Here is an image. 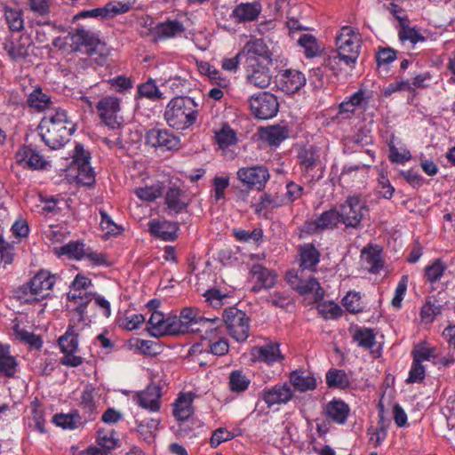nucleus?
<instances>
[{
	"mask_svg": "<svg viewBox=\"0 0 455 455\" xmlns=\"http://www.w3.org/2000/svg\"><path fill=\"white\" fill-rule=\"evenodd\" d=\"M363 45V37L359 28L343 26L335 36L336 49L324 60V65L335 74L344 66L353 68L357 62Z\"/></svg>",
	"mask_w": 455,
	"mask_h": 455,
	"instance_id": "1",
	"label": "nucleus"
},
{
	"mask_svg": "<svg viewBox=\"0 0 455 455\" xmlns=\"http://www.w3.org/2000/svg\"><path fill=\"white\" fill-rule=\"evenodd\" d=\"M43 141L52 149L62 148L76 131V125L65 109L48 110L38 126Z\"/></svg>",
	"mask_w": 455,
	"mask_h": 455,
	"instance_id": "2",
	"label": "nucleus"
},
{
	"mask_svg": "<svg viewBox=\"0 0 455 455\" xmlns=\"http://www.w3.org/2000/svg\"><path fill=\"white\" fill-rule=\"evenodd\" d=\"M198 111V105L193 98L176 96L167 103L164 117L170 127L186 130L196 122Z\"/></svg>",
	"mask_w": 455,
	"mask_h": 455,
	"instance_id": "3",
	"label": "nucleus"
},
{
	"mask_svg": "<svg viewBox=\"0 0 455 455\" xmlns=\"http://www.w3.org/2000/svg\"><path fill=\"white\" fill-rule=\"evenodd\" d=\"M87 325L85 322H78L76 318H70L68 326L63 335L58 339L60 351L64 354L60 362L68 367H77L84 362V358L76 355L79 346V334Z\"/></svg>",
	"mask_w": 455,
	"mask_h": 455,
	"instance_id": "4",
	"label": "nucleus"
},
{
	"mask_svg": "<svg viewBox=\"0 0 455 455\" xmlns=\"http://www.w3.org/2000/svg\"><path fill=\"white\" fill-rule=\"evenodd\" d=\"M55 278L47 271H39L28 283L20 288V298L26 302L38 301L49 296Z\"/></svg>",
	"mask_w": 455,
	"mask_h": 455,
	"instance_id": "5",
	"label": "nucleus"
},
{
	"mask_svg": "<svg viewBox=\"0 0 455 455\" xmlns=\"http://www.w3.org/2000/svg\"><path fill=\"white\" fill-rule=\"evenodd\" d=\"M223 321L228 334L237 342H244L250 336L251 319L245 312L229 307L223 312Z\"/></svg>",
	"mask_w": 455,
	"mask_h": 455,
	"instance_id": "6",
	"label": "nucleus"
},
{
	"mask_svg": "<svg viewBox=\"0 0 455 455\" xmlns=\"http://www.w3.org/2000/svg\"><path fill=\"white\" fill-rule=\"evenodd\" d=\"M339 214L341 223L347 228L359 227L362 220L368 212L366 202L359 196H351L339 206Z\"/></svg>",
	"mask_w": 455,
	"mask_h": 455,
	"instance_id": "7",
	"label": "nucleus"
},
{
	"mask_svg": "<svg viewBox=\"0 0 455 455\" xmlns=\"http://www.w3.org/2000/svg\"><path fill=\"white\" fill-rule=\"evenodd\" d=\"M239 56L244 58L248 68H253L259 64H269L272 61L271 52L261 38L249 40L239 52Z\"/></svg>",
	"mask_w": 455,
	"mask_h": 455,
	"instance_id": "8",
	"label": "nucleus"
},
{
	"mask_svg": "<svg viewBox=\"0 0 455 455\" xmlns=\"http://www.w3.org/2000/svg\"><path fill=\"white\" fill-rule=\"evenodd\" d=\"M285 279L300 295L311 294L315 301L321 300L324 296V291L319 282L313 276L303 279L302 272L299 270L291 269L287 271Z\"/></svg>",
	"mask_w": 455,
	"mask_h": 455,
	"instance_id": "9",
	"label": "nucleus"
},
{
	"mask_svg": "<svg viewBox=\"0 0 455 455\" xmlns=\"http://www.w3.org/2000/svg\"><path fill=\"white\" fill-rule=\"evenodd\" d=\"M120 98L108 95L101 98L96 104V110L100 120L111 129H116L122 124Z\"/></svg>",
	"mask_w": 455,
	"mask_h": 455,
	"instance_id": "10",
	"label": "nucleus"
},
{
	"mask_svg": "<svg viewBox=\"0 0 455 455\" xmlns=\"http://www.w3.org/2000/svg\"><path fill=\"white\" fill-rule=\"evenodd\" d=\"M250 107L257 118L270 119L276 116L279 102L274 94L262 92L251 97Z\"/></svg>",
	"mask_w": 455,
	"mask_h": 455,
	"instance_id": "11",
	"label": "nucleus"
},
{
	"mask_svg": "<svg viewBox=\"0 0 455 455\" xmlns=\"http://www.w3.org/2000/svg\"><path fill=\"white\" fill-rule=\"evenodd\" d=\"M237 180L249 189L261 190L270 178L269 172L263 165H253L239 168L236 172Z\"/></svg>",
	"mask_w": 455,
	"mask_h": 455,
	"instance_id": "12",
	"label": "nucleus"
},
{
	"mask_svg": "<svg viewBox=\"0 0 455 455\" xmlns=\"http://www.w3.org/2000/svg\"><path fill=\"white\" fill-rule=\"evenodd\" d=\"M93 293L70 288L67 294V308L73 313L71 318H76L78 322L86 321V309L92 301Z\"/></svg>",
	"mask_w": 455,
	"mask_h": 455,
	"instance_id": "13",
	"label": "nucleus"
},
{
	"mask_svg": "<svg viewBox=\"0 0 455 455\" xmlns=\"http://www.w3.org/2000/svg\"><path fill=\"white\" fill-rule=\"evenodd\" d=\"M251 363H262L267 365H273L275 363H281L284 355L280 350V344L270 341L263 346H254L249 352Z\"/></svg>",
	"mask_w": 455,
	"mask_h": 455,
	"instance_id": "14",
	"label": "nucleus"
},
{
	"mask_svg": "<svg viewBox=\"0 0 455 455\" xmlns=\"http://www.w3.org/2000/svg\"><path fill=\"white\" fill-rule=\"evenodd\" d=\"M90 158V154L84 150L83 145L77 144L75 148L74 161L77 164V182L84 186H91L95 180Z\"/></svg>",
	"mask_w": 455,
	"mask_h": 455,
	"instance_id": "15",
	"label": "nucleus"
},
{
	"mask_svg": "<svg viewBox=\"0 0 455 455\" xmlns=\"http://www.w3.org/2000/svg\"><path fill=\"white\" fill-rule=\"evenodd\" d=\"M293 392L287 383H277L262 390L261 397L268 408L285 404L291 400Z\"/></svg>",
	"mask_w": 455,
	"mask_h": 455,
	"instance_id": "16",
	"label": "nucleus"
},
{
	"mask_svg": "<svg viewBox=\"0 0 455 455\" xmlns=\"http://www.w3.org/2000/svg\"><path fill=\"white\" fill-rule=\"evenodd\" d=\"M32 40L28 36H11L4 44V49L13 61H20L29 54Z\"/></svg>",
	"mask_w": 455,
	"mask_h": 455,
	"instance_id": "17",
	"label": "nucleus"
},
{
	"mask_svg": "<svg viewBox=\"0 0 455 455\" xmlns=\"http://www.w3.org/2000/svg\"><path fill=\"white\" fill-rule=\"evenodd\" d=\"M68 43L70 44L72 51L85 52L87 53L92 52L99 44V39L90 31L79 28L70 33L67 37Z\"/></svg>",
	"mask_w": 455,
	"mask_h": 455,
	"instance_id": "18",
	"label": "nucleus"
},
{
	"mask_svg": "<svg viewBox=\"0 0 455 455\" xmlns=\"http://www.w3.org/2000/svg\"><path fill=\"white\" fill-rule=\"evenodd\" d=\"M250 274L254 281L252 291L255 292H259L262 289H270L275 284L276 274L262 265H253Z\"/></svg>",
	"mask_w": 455,
	"mask_h": 455,
	"instance_id": "19",
	"label": "nucleus"
},
{
	"mask_svg": "<svg viewBox=\"0 0 455 455\" xmlns=\"http://www.w3.org/2000/svg\"><path fill=\"white\" fill-rule=\"evenodd\" d=\"M147 143L153 148L173 149L179 145V139L164 129H151L146 134Z\"/></svg>",
	"mask_w": 455,
	"mask_h": 455,
	"instance_id": "20",
	"label": "nucleus"
},
{
	"mask_svg": "<svg viewBox=\"0 0 455 455\" xmlns=\"http://www.w3.org/2000/svg\"><path fill=\"white\" fill-rule=\"evenodd\" d=\"M303 73L295 69H286L281 73L279 88L287 94L297 92L306 84Z\"/></svg>",
	"mask_w": 455,
	"mask_h": 455,
	"instance_id": "21",
	"label": "nucleus"
},
{
	"mask_svg": "<svg viewBox=\"0 0 455 455\" xmlns=\"http://www.w3.org/2000/svg\"><path fill=\"white\" fill-rule=\"evenodd\" d=\"M320 252L312 243H305L299 248V264L303 270H309L315 272L316 267L320 262Z\"/></svg>",
	"mask_w": 455,
	"mask_h": 455,
	"instance_id": "22",
	"label": "nucleus"
},
{
	"mask_svg": "<svg viewBox=\"0 0 455 455\" xmlns=\"http://www.w3.org/2000/svg\"><path fill=\"white\" fill-rule=\"evenodd\" d=\"M161 388L156 384H150L147 388L137 394L138 404L151 411H156L160 408Z\"/></svg>",
	"mask_w": 455,
	"mask_h": 455,
	"instance_id": "23",
	"label": "nucleus"
},
{
	"mask_svg": "<svg viewBox=\"0 0 455 455\" xmlns=\"http://www.w3.org/2000/svg\"><path fill=\"white\" fill-rule=\"evenodd\" d=\"M165 204L169 211L180 213L188 206L190 198L185 191L177 187H172L166 193Z\"/></svg>",
	"mask_w": 455,
	"mask_h": 455,
	"instance_id": "24",
	"label": "nucleus"
},
{
	"mask_svg": "<svg viewBox=\"0 0 455 455\" xmlns=\"http://www.w3.org/2000/svg\"><path fill=\"white\" fill-rule=\"evenodd\" d=\"M17 162L32 169H42L46 161L44 156L31 147H21L16 153Z\"/></svg>",
	"mask_w": 455,
	"mask_h": 455,
	"instance_id": "25",
	"label": "nucleus"
},
{
	"mask_svg": "<svg viewBox=\"0 0 455 455\" xmlns=\"http://www.w3.org/2000/svg\"><path fill=\"white\" fill-rule=\"evenodd\" d=\"M179 228L176 223L168 220H153L148 223L149 232L156 237L164 241H172L177 236Z\"/></svg>",
	"mask_w": 455,
	"mask_h": 455,
	"instance_id": "26",
	"label": "nucleus"
},
{
	"mask_svg": "<svg viewBox=\"0 0 455 455\" xmlns=\"http://www.w3.org/2000/svg\"><path fill=\"white\" fill-rule=\"evenodd\" d=\"M324 412L327 419L339 425H343L349 416L350 409L344 401L332 399L326 404Z\"/></svg>",
	"mask_w": 455,
	"mask_h": 455,
	"instance_id": "27",
	"label": "nucleus"
},
{
	"mask_svg": "<svg viewBox=\"0 0 455 455\" xmlns=\"http://www.w3.org/2000/svg\"><path fill=\"white\" fill-rule=\"evenodd\" d=\"M267 64H259L253 68L246 67L247 81L250 84L265 89L271 84L272 76Z\"/></svg>",
	"mask_w": 455,
	"mask_h": 455,
	"instance_id": "28",
	"label": "nucleus"
},
{
	"mask_svg": "<svg viewBox=\"0 0 455 455\" xmlns=\"http://www.w3.org/2000/svg\"><path fill=\"white\" fill-rule=\"evenodd\" d=\"M261 12V4L259 2L241 3L232 11V17L237 22H249L255 20Z\"/></svg>",
	"mask_w": 455,
	"mask_h": 455,
	"instance_id": "29",
	"label": "nucleus"
},
{
	"mask_svg": "<svg viewBox=\"0 0 455 455\" xmlns=\"http://www.w3.org/2000/svg\"><path fill=\"white\" fill-rule=\"evenodd\" d=\"M290 383L299 392L313 391L316 388V379L311 373L296 370L290 373Z\"/></svg>",
	"mask_w": 455,
	"mask_h": 455,
	"instance_id": "30",
	"label": "nucleus"
},
{
	"mask_svg": "<svg viewBox=\"0 0 455 455\" xmlns=\"http://www.w3.org/2000/svg\"><path fill=\"white\" fill-rule=\"evenodd\" d=\"M86 246L79 241H70L68 243L54 247L53 253L58 257H67L68 259L84 260Z\"/></svg>",
	"mask_w": 455,
	"mask_h": 455,
	"instance_id": "31",
	"label": "nucleus"
},
{
	"mask_svg": "<svg viewBox=\"0 0 455 455\" xmlns=\"http://www.w3.org/2000/svg\"><path fill=\"white\" fill-rule=\"evenodd\" d=\"M341 222L339 211L335 208L323 212L318 218L308 224L309 229L314 232L327 228H333Z\"/></svg>",
	"mask_w": 455,
	"mask_h": 455,
	"instance_id": "32",
	"label": "nucleus"
},
{
	"mask_svg": "<svg viewBox=\"0 0 455 455\" xmlns=\"http://www.w3.org/2000/svg\"><path fill=\"white\" fill-rule=\"evenodd\" d=\"M185 30L181 22L176 20L158 23L152 30V34L157 40H166L176 36Z\"/></svg>",
	"mask_w": 455,
	"mask_h": 455,
	"instance_id": "33",
	"label": "nucleus"
},
{
	"mask_svg": "<svg viewBox=\"0 0 455 455\" xmlns=\"http://www.w3.org/2000/svg\"><path fill=\"white\" fill-rule=\"evenodd\" d=\"M148 331L153 337L169 335V315H164L160 311H154L148 321Z\"/></svg>",
	"mask_w": 455,
	"mask_h": 455,
	"instance_id": "34",
	"label": "nucleus"
},
{
	"mask_svg": "<svg viewBox=\"0 0 455 455\" xmlns=\"http://www.w3.org/2000/svg\"><path fill=\"white\" fill-rule=\"evenodd\" d=\"M366 103L364 92L359 90L347 98L339 106V114L344 117H350L358 108Z\"/></svg>",
	"mask_w": 455,
	"mask_h": 455,
	"instance_id": "35",
	"label": "nucleus"
},
{
	"mask_svg": "<svg viewBox=\"0 0 455 455\" xmlns=\"http://www.w3.org/2000/svg\"><path fill=\"white\" fill-rule=\"evenodd\" d=\"M18 362L11 355L10 347L0 343V375L13 377L17 371Z\"/></svg>",
	"mask_w": 455,
	"mask_h": 455,
	"instance_id": "36",
	"label": "nucleus"
},
{
	"mask_svg": "<svg viewBox=\"0 0 455 455\" xmlns=\"http://www.w3.org/2000/svg\"><path fill=\"white\" fill-rule=\"evenodd\" d=\"M260 138L271 146L280 145L289 137V130L285 126H268L260 130Z\"/></svg>",
	"mask_w": 455,
	"mask_h": 455,
	"instance_id": "37",
	"label": "nucleus"
},
{
	"mask_svg": "<svg viewBox=\"0 0 455 455\" xmlns=\"http://www.w3.org/2000/svg\"><path fill=\"white\" fill-rule=\"evenodd\" d=\"M191 393L181 394L174 403L173 415L181 421L187 420L193 414Z\"/></svg>",
	"mask_w": 455,
	"mask_h": 455,
	"instance_id": "38",
	"label": "nucleus"
},
{
	"mask_svg": "<svg viewBox=\"0 0 455 455\" xmlns=\"http://www.w3.org/2000/svg\"><path fill=\"white\" fill-rule=\"evenodd\" d=\"M396 19L400 22L398 36L402 42L409 41L414 44L425 40V37L419 30L409 26L408 20L404 16L396 15Z\"/></svg>",
	"mask_w": 455,
	"mask_h": 455,
	"instance_id": "39",
	"label": "nucleus"
},
{
	"mask_svg": "<svg viewBox=\"0 0 455 455\" xmlns=\"http://www.w3.org/2000/svg\"><path fill=\"white\" fill-rule=\"evenodd\" d=\"M215 141L219 148L226 149L237 142L236 132L228 124H223L220 128L214 131Z\"/></svg>",
	"mask_w": 455,
	"mask_h": 455,
	"instance_id": "40",
	"label": "nucleus"
},
{
	"mask_svg": "<svg viewBox=\"0 0 455 455\" xmlns=\"http://www.w3.org/2000/svg\"><path fill=\"white\" fill-rule=\"evenodd\" d=\"M363 266L371 273H379L383 267L380 252L377 250L363 249L361 253Z\"/></svg>",
	"mask_w": 455,
	"mask_h": 455,
	"instance_id": "41",
	"label": "nucleus"
},
{
	"mask_svg": "<svg viewBox=\"0 0 455 455\" xmlns=\"http://www.w3.org/2000/svg\"><path fill=\"white\" fill-rule=\"evenodd\" d=\"M53 423L58 427H61L63 429H76L82 426L83 421L79 413L74 411L70 413L64 414L59 413L53 417Z\"/></svg>",
	"mask_w": 455,
	"mask_h": 455,
	"instance_id": "42",
	"label": "nucleus"
},
{
	"mask_svg": "<svg viewBox=\"0 0 455 455\" xmlns=\"http://www.w3.org/2000/svg\"><path fill=\"white\" fill-rule=\"evenodd\" d=\"M4 15L8 28L12 32H20L24 28L22 11L12 7H4Z\"/></svg>",
	"mask_w": 455,
	"mask_h": 455,
	"instance_id": "43",
	"label": "nucleus"
},
{
	"mask_svg": "<svg viewBox=\"0 0 455 455\" xmlns=\"http://www.w3.org/2000/svg\"><path fill=\"white\" fill-rule=\"evenodd\" d=\"M287 205L283 195L264 194L260 196L259 202L255 204V211L261 212L265 210H273Z\"/></svg>",
	"mask_w": 455,
	"mask_h": 455,
	"instance_id": "44",
	"label": "nucleus"
},
{
	"mask_svg": "<svg viewBox=\"0 0 455 455\" xmlns=\"http://www.w3.org/2000/svg\"><path fill=\"white\" fill-rule=\"evenodd\" d=\"M447 269V265L441 259H435L426 266L424 278L430 283H435L443 277Z\"/></svg>",
	"mask_w": 455,
	"mask_h": 455,
	"instance_id": "45",
	"label": "nucleus"
},
{
	"mask_svg": "<svg viewBox=\"0 0 455 455\" xmlns=\"http://www.w3.org/2000/svg\"><path fill=\"white\" fill-rule=\"evenodd\" d=\"M326 383L329 387L345 389L349 387L350 380L345 371L331 369L326 373Z\"/></svg>",
	"mask_w": 455,
	"mask_h": 455,
	"instance_id": "46",
	"label": "nucleus"
},
{
	"mask_svg": "<svg viewBox=\"0 0 455 455\" xmlns=\"http://www.w3.org/2000/svg\"><path fill=\"white\" fill-rule=\"evenodd\" d=\"M27 102L29 108L37 111L44 110L52 104L50 96L44 93L41 88H36L30 92L28 96Z\"/></svg>",
	"mask_w": 455,
	"mask_h": 455,
	"instance_id": "47",
	"label": "nucleus"
},
{
	"mask_svg": "<svg viewBox=\"0 0 455 455\" xmlns=\"http://www.w3.org/2000/svg\"><path fill=\"white\" fill-rule=\"evenodd\" d=\"M132 1H111L105 4L103 8L104 19L113 18L115 16L129 12L133 5Z\"/></svg>",
	"mask_w": 455,
	"mask_h": 455,
	"instance_id": "48",
	"label": "nucleus"
},
{
	"mask_svg": "<svg viewBox=\"0 0 455 455\" xmlns=\"http://www.w3.org/2000/svg\"><path fill=\"white\" fill-rule=\"evenodd\" d=\"M137 92L140 98H146L152 101L158 100L163 96V93L153 79H148L147 82L140 84Z\"/></svg>",
	"mask_w": 455,
	"mask_h": 455,
	"instance_id": "49",
	"label": "nucleus"
},
{
	"mask_svg": "<svg viewBox=\"0 0 455 455\" xmlns=\"http://www.w3.org/2000/svg\"><path fill=\"white\" fill-rule=\"evenodd\" d=\"M299 45L304 49V54L307 58L315 57L319 52L320 47L316 38L309 34H303L298 40Z\"/></svg>",
	"mask_w": 455,
	"mask_h": 455,
	"instance_id": "50",
	"label": "nucleus"
},
{
	"mask_svg": "<svg viewBox=\"0 0 455 455\" xmlns=\"http://www.w3.org/2000/svg\"><path fill=\"white\" fill-rule=\"evenodd\" d=\"M250 383V379L241 371H233L229 375V387L232 392H244Z\"/></svg>",
	"mask_w": 455,
	"mask_h": 455,
	"instance_id": "51",
	"label": "nucleus"
},
{
	"mask_svg": "<svg viewBox=\"0 0 455 455\" xmlns=\"http://www.w3.org/2000/svg\"><path fill=\"white\" fill-rule=\"evenodd\" d=\"M81 407L84 411L85 420H92L96 414V404L94 402L93 391L84 389L81 395Z\"/></svg>",
	"mask_w": 455,
	"mask_h": 455,
	"instance_id": "52",
	"label": "nucleus"
},
{
	"mask_svg": "<svg viewBox=\"0 0 455 455\" xmlns=\"http://www.w3.org/2000/svg\"><path fill=\"white\" fill-rule=\"evenodd\" d=\"M342 304L345 308L353 314L362 312L363 310V304L359 292L349 291L342 299Z\"/></svg>",
	"mask_w": 455,
	"mask_h": 455,
	"instance_id": "53",
	"label": "nucleus"
},
{
	"mask_svg": "<svg viewBox=\"0 0 455 455\" xmlns=\"http://www.w3.org/2000/svg\"><path fill=\"white\" fill-rule=\"evenodd\" d=\"M118 439L116 437L114 430L100 429L98 431L97 442L105 451H111L118 444Z\"/></svg>",
	"mask_w": 455,
	"mask_h": 455,
	"instance_id": "54",
	"label": "nucleus"
},
{
	"mask_svg": "<svg viewBox=\"0 0 455 455\" xmlns=\"http://www.w3.org/2000/svg\"><path fill=\"white\" fill-rule=\"evenodd\" d=\"M298 158L299 164L306 172L312 171L316 165L317 156L313 148L300 149Z\"/></svg>",
	"mask_w": 455,
	"mask_h": 455,
	"instance_id": "55",
	"label": "nucleus"
},
{
	"mask_svg": "<svg viewBox=\"0 0 455 455\" xmlns=\"http://www.w3.org/2000/svg\"><path fill=\"white\" fill-rule=\"evenodd\" d=\"M181 318L184 320L191 333H196L199 330L196 326V323L200 315H202L200 310L196 307H184L180 311Z\"/></svg>",
	"mask_w": 455,
	"mask_h": 455,
	"instance_id": "56",
	"label": "nucleus"
},
{
	"mask_svg": "<svg viewBox=\"0 0 455 455\" xmlns=\"http://www.w3.org/2000/svg\"><path fill=\"white\" fill-rule=\"evenodd\" d=\"M191 333L188 325L181 318V315H169V336H178Z\"/></svg>",
	"mask_w": 455,
	"mask_h": 455,
	"instance_id": "57",
	"label": "nucleus"
},
{
	"mask_svg": "<svg viewBox=\"0 0 455 455\" xmlns=\"http://www.w3.org/2000/svg\"><path fill=\"white\" fill-rule=\"evenodd\" d=\"M318 313L325 319H336L341 316V307L333 301H325L318 304Z\"/></svg>",
	"mask_w": 455,
	"mask_h": 455,
	"instance_id": "58",
	"label": "nucleus"
},
{
	"mask_svg": "<svg viewBox=\"0 0 455 455\" xmlns=\"http://www.w3.org/2000/svg\"><path fill=\"white\" fill-rule=\"evenodd\" d=\"M411 158V152L405 147H396L393 142L389 144V159L393 163L404 164Z\"/></svg>",
	"mask_w": 455,
	"mask_h": 455,
	"instance_id": "59",
	"label": "nucleus"
},
{
	"mask_svg": "<svg viewBox=\"0 0 455 455\" xmlns=\"http://www.w3.org/2000/svg\"><path fill=\"white\" fill-rule=\"evenodd\" d=\"M220 323V319L218 317H205L201 315L196 323V326L199 328L196 332L205 335L212 333L218 329Z\"/></svg>",
	"mask_w": 455,
	"mask_h": 455,
	"instance_id": "60",
	"label": "nucleus"
},
{
	"mask_svg": "<svg viewBox=\"0 0 455 455\" xmlns=\"http://www.w3.org/2000/svg\"><path fill=\"white\" fill-rule=\"evenodd\" d=\"M354 339L358 345L364 348H371L375 344V334L368 328L359 329L355 331Z\"/></svg>",
	"mask_w": 455,
	"mask_h": 455,
	"instance_id": "61",
	"label": "nucleus"
},
{
	"mask_svg": "<svg viewBox=\"0 0 455 455\" xmlns=\"http://www.w3.org/2000/svg\"><path fill=\"white\" fill-rule=\"evenodd\" d=\"M412 355L413 361L422 363L424 361H428L435 357V349L427 344H419L413 349Z\"/></svg>",
	"mask_w": 455,
	"mask_h": 455,
	"instance_id": "62",
	"label": "nucleus"
},
{
	"mask_svg": "<svg viewBox=\"0 0 455 455\" xmlns=\"http://www.w3.org/2000/svg\"><path fill=\"white\" fill-rule=\"evenodd\" d=\"M110 87L119 93H125L133 86L132 80L125 76H117L108 81Z\"/></svg>",
	"mask_w": 455,
	"mask_h": 455,
	"instance_id": "63",
	"label": "nucleus"
},
{
	"mask_svg": "<svg viewBox=\"0 0 455 455\" xmlns=\"http://www.w3.org/2000/svg\"><path fill=\"white\" fill-rule=\"evenodd\" d=\"M135 194L140 199L151 202L161 196L162 188L158 185L138 188L135 189Z\"/></svg>",
	"mask_w": 455,
	"mask_h": 455,
	"instance_id": "64",
	"label": "nucleus"
}]
</instances>
